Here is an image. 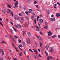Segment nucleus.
Segmentation results:
<instances>
[{"mask_svg": "<svg viewBox=\"0 0 60 60\" xmlns=\"http://www.w3.org/2000/svg\"><path fill=\"white\" fill-rule=\"evenodd\" d=\"M16 2H15V5H14V6L15 8H18V5L17 4H19V2L17 1H16Z\"/></svg>", "mask_w": 60, "mask_h": 60, "instance_id": "obj_1", "label": "nucleus"}, {"mask_svg": "<svg viewBox=\"0 0 60 60\" xmlns=\"http://www.w3.org/2000/svg\"><path fill=\"white\" fill-rule=\"evenodd\" d=\"M9 36L11 38V40H12L13 41H14V39L13 38V37H12V36L11 35V34H10L9 35Z\"/></svg>", "mask_w": 60, "mask_h": 60, "instance_id": "obj_2", "label": "nucleus"}, {"mask_svg": "<svg viewBox=\"0 0 60 60\" xmlns=\"http://www.w3.org/2000/svg\"><path fill=\"white\" fill-rule=\"evenodd\" d=\"M36 27L37 28L36 29L37 31H39V30H40V28L38 26H36Z\"/></svg>", "mask_w": 60, "mask_h": 60, "instance_id": "obj_3", "label": "nucleus"}, {"mask_svg": "<svg viewBox=\"0 0 60 60\" xmlns=\"http://www.w3.org/2000/svg\"><path fill=\"white\" fill-rule=\"evenodd\" d=\"M14 18L16 20H18L19 19V17L18 16H15L14 17Z\"/></svg>", "mask_w": 60, "mask_h": 60, "instance_id": "obj_4", "label": "nucleus"}, {"mask_svg": "<svg viewBox=\"0 0 60 60\" xmlns=\"http://www.w3.org/2000/svg\"><path fill=\"white\" fill-rule=\"evenodd\" d=\"M26 41L28 43H30V39H29V38H27L26 39Z\"/></svg>", "mask_w": 60, "mask_h": 60, "instance_id": "obj_5", "label": "nucleus"}, {"mask_svg": "<svg viewBox=\"0 0 60 60\" xmlns=\"http://www.w3.org/2000/svg\"><path fill=\"white\" fill-rule=\"evenodd\" d=\"M56 15L57 17H59L60 16V14L59 13L56 14Z\"/></svg>", "mask_w": 60, "mask_h": 60, "instance_id": "obj_6", "label": "nucleus"}, {"mask_svg": "<svg viewBox=\"0 0 60 60\" xmlns=\"http://www.w3.org/2000/svg\"><path fill=\"white\" fill-rule=\"evenodd\" d=\"M38 38L39 39V40H40L41 41H42V38L41 37L39 36H38Z\"/></svg>", "mask_w": 60, "mask_h": 60, "instance_id": "obj_7", "label": "nucleus"}, {"mask_svg": "<svg viewBox=\"0 0 60 60\" xmlns=\"http://www.w3.org/2000/svg\"><path fill=\"white\" fill-rule=\"evenodd\" d=\"M38 21L39 22H40L41 23L43 22V20L41 19H39Z\"/></svg>", "mask_w": 60, "mask_h": 60, "instance_id": "obj_8", "label": "nucleus"}, {"mask_svg": "<svg viewBox=\"0 0 60 60\" xmlns=\"http://www.w3.org/2000/svg\"><path fill=\"white\" fill-rule=\"evenodd\" d=\"M29 11L28 12L29 13H33V10L32 9H30L29 10Z\"/></svg>", "mask_w": 60, "mask_h": 60, "instance_id": "obj_9", "label": "nucleus"}, {"mask_svg": "<svg viewBox=\"0 0 60 60\" xmlns=\"http://www.w3.org/2000/svg\"><path fill=\"white\" fill-rule=\"evenodd\" d=\"M50 20H52V21H55V19L53 18H50Z\"/></svg>", "mask_w": 60, "mask_h": 60, "instance_id": "obj_10", "label": "nucleus"}, {"mask_svg": "<svg viewBox=\"0 0 60 60\" xmlns=\"http://www.w3.org/2000/svg\"><path fill=\"white\" fill-rule=\"evenodd\" d=\"M34 51L36 54H38V52H37V51L36 50L34 49Z\"/></svg>", "mask_w": 60, "mask_h": 60, "instance_id": "obj_11", "label": "nucleus"}, {"mask_svg": "<svg viewBox=\"0 0 60 60\" xmlns=\"http://www.w3.org/2000/svg\"><path fill=\"white\" fill-rule=\"evenodd\" d=\"M27 34L29 36H31V33L30 32H28L27 33Z\"/></svg>", "mask_w": 60, "mask_h": 60, "instance_id": "obj_12", "label": "nucleus"}, {"mask_svg": "<svg viewBox=\"0 0 60 60\" xmlns=\"http://www.w3.org/2000/svg\"><path fill=\"white\" fill-rule=\"evenodd\" d=\"M1 51L0 52L1 53H4V50L2 49H0Z\"/></svg>", "mask_w": 60, "mask_h": 60, "instance_id": "obj_13", "label": "nucleus"}, {"mask_svg": "<svg viewBox=\"0 0 60 60\" xmlns=\"http://www.w3.org/2000/svg\"><path fill=\"white\" fill-rule=\"evenodd\" d=\"M17 28H20L21 27V26H20L19 24L17 25Z\"/></svg>", "mask_w": 60, "mask_h": 60, "instance_id": "obj_14", "label": "nucleus"}, {"mask_svg": "<svg viewBox=\"0 0 60 60\" xmlns=\"http://www.w3.org/2000/svg\"><path fill=\"white\" fill-rule=\"evenodd\" d=\"M34 56L35 57V58H38V56L35 55H34Z\"/></svg>", "mask_w": 60, "mask_h": 60, "instance_id": "obj_15", "label": "nucleus"}, {"mask_svg": "<svg viewBox=\"0 0 60 60\" xmlns=\"http://www.w3.org/2000/svg\"><path fill=\"white\" fill-rule=\"evenodd\" d=\"M51 31H50L49 32H48V36H49V35L50 34H51Z\"/></svg>", "mask_w": 60, "mask_h": 60, "instance_id": "obj_16", "label": "nucleus"}, {"mask_svg": "<svg viewBox=\"0 0 60 60\" xmlns=\"http://www.w3.org/2000/svg\"><path fill=\"white\" fill-rule=\"evenodd\" d=\"M39 43L40 47H41L42 46V43H41V42H39Z\"/></svg>", "mask_w": 60, "mask_h": 60, "instance_id": "obj_17", "label": "nucleus"}, {"mask_svg": "<svg viewBox=\"0 0 60 60\" xmlns=\"http://www.w3.org/2000/svg\"><path fill=\"white\" fill-rule=\"evenodd\" d=\"M44 28H45V29H47L48 28V26H44Z\"/></svg>", "mask_w": 60, "mask_h": 60, "instance_id": "obj_18", "label": "nucleus"}, {"mask_svg": "<svg viewBox=\"0 0 60 60\" xmlns=\"http://www.w3.org/2000/svg\"><path fill=\"white\" fill-rule=\"evenodd\" d=\"M50 59V57L49 56H48L47 57V60H49Z\"/></svg>", "mask_w": 60, "mask_h": 60, "instance_id": "obj_19", "label": "nucleus"}, {"mask_svg": "<svg viewBox=\"0 0 60 60\" xmlns=\"http://www.w3.org/2000/svg\"><path fill=\"white\" fill-rule=\"evenodd\" d=\"M45 49H48L49 48V46H48L46 45L45 47Z\"/></svg>", "mask_w": 60, "mask_h": 60, "instance_id": "obj_20", "label": "nucleus"}, {"mask_svg": "<svg viewBox=\"0 0 60 60\" xmlns=\"http://www.w3.org/2000/svg\"><path fill=\"white\" fill-rule=\"evenodd\" d=\"M53 49L51 48L50 49V52H53Z\"/></svg>", "mask_w": 60, "mask_h": 60, "instance_id": "obj_21", "label": "nucleus"}, {"mask_svg": "<svg viewBox=\"0 0 60 60\" xmlns=\"http://www.w3.org/2000/svg\"><path fill=\"white\" fill-rule=\"evenodd\" d=\"M50 56V58L51 59H53V57H52L51 56Z\"/></svg>", "mask_w": 60, "mask_h": 60, "instance_id": "obj_22", "label": "nucleus"}, {"mask_svg": "<svg viewBox=\"0 0 60 60\" xmlns=\"http://www.w3.org/2000/svg\"><path fill=\"white\" fill-rule=\"evenodd\" d=\"M19 55H20V56H21L22 55V52H20L19 54Z\"/></svg>", "mask_w": 60, "mask_h": 60, "instance_id": "obj_23", "label": "nucleus"}, {"mask_svg": "<svg viewBox=\"0 0 60 60\" xmlns=\"http://www.w3.org/2000/svg\"><path fill=\"white\" fill-rule=\"evenodd\" d=\"M8 10L9 12V13H10V12H11V10L9 9H8Z\"/></svg>", "mask_w": 60, "mask_h": 60, "instance_id": "obj_24", "label": "nucleus"}, {"mask_svg": "<svg viewBox=\"0 0 60 60\" xmlns=\"http://www.w3.org/2000/svg\"><path fill=\"white\" fill-rule=\"evenodd\" d=\"M13 28H14V30H15V32H17V30H16V29H15V28H14V27H13Z\"/></svg>", "mask_w": 60, "mask_h": 60, "instance_id": "obj_25", "label": "nucleus"}, {"mask_svg": "<svg viewBox=\"0 0 60 60\" xmlns=\"http://www.w3.org/2000/svg\"><path fill=\"white\" fill-rule=\"evenodd\" d=\"M34 23H36V19H34Z\"/></svg>", "mask_w": 60, "mask_h": 60, "instance_id": "obj_26", "label": "nucleus"}, {"mask_svg": "<svg viewBox=\"0 0 60 60\" xmlns=\"http://www.w3.org/2000/svg\"><path fill=\"white\" fill-rule=\"evenodd\" d=\"M31 19L32 20H33L34 19V16L33 15L32 16Z\"/></svg>", "mask_w": 60, "mask_h": 60, "instance_id": "obj_27", "label": "nucleus"}, {"mask_svg": "<svg viewBox=\"0 0 60 60\" xmlns=\"http://www.w3.org/2000/svg\"><path fill=\"white\" fill-rule=\"evenodd\" d=\"M26 51L24 50V53L25 54H26Z\"/></svg>", "mask_w": 60, "mask_h": 60, "instance_id": "obj_28", "label": "nucleus"}, {"mask_svg": "<svg viewBox=\"0 0 60 60\" xmlns=\"http://www.w3.org/2000/svg\"><path fill=\"white\" fill-rule=\"evenodd\" d=\"M8 7H9V8H11V7L10 6V4L8 5Z\"/></svg>", "mask_w": 60, "mask_h": 60, "instance_id": "obj_29", "label": "nucleus"}, {"mask_svg": "<svg viewBox=\"0 0 60 60\" xmlns=\"http://www.w3.org/2000/svg\"><path fill=\"white\" fill-rule=\"evenodd\" d=\"M27 1L28 3H29V2H31V0H27Z\"/></svg>", "mask_w": 60, "mask_h": 60, "instance_id": "obj_30", "label": "nucleus"}, {"mask_svg": "<svg viewBox=\"0 0 60 60\" xmlns=\"http://www.w3.org/2000/svg\"><path fill=\"white\" fill-rule=\"evenodd\" d=\"M25 13H26V14L27 15H28V12L26 11L25 12Z\"/></svg>", "mask_w": 60, "mask_h": 60, "instance_id": "obj_31", "label": "nucleus"}, {"mask_svg": "<svg viewBox=\"0 0 60 60\" xmlns=\"http://www.w3.org/2000/svg\"><path fill=\"white\" fill-rule=\"evenodd\" d=\"M11 15H12V17H13V13H12V12H11Z\"/></svg>", "mask_w": 60, "mask_h": 60, "instance_id": "obj_32", "label": "nucleus"}, {"mask_svg": "<svg viewBox=\"0 0 60 60\" xmlns=\"http://www.w3.org/2000/svg\"><path fill=\"white\" fill-rule=\"evenodd\" d=\"M41 50H43V47H41Z\"/></svg>", "mask_w": 60, "mask_h": 60, "instance_id": "obj_33", "label": "nucleus"}, {"mask_svg": "<svg viewBox=\"0 0 60 60\" xmlns=\"http://www.w3.org/2000/svg\"><path fill=\"white\" fill-rule=\"evenodd\" d=\"M14 37H15V38H17V39L18 38V36H17L15 35L14 36Z\"/></svg>", "mask_w": 60, "mask_h": 60, "instance_id": "obj_34", "label": "nucleus"}, {"mask_svg": "<svg viewBox=\"0 0 60 60\" xmlns=\"http://www.w3.org/2000/svg\"><path fill=\"white\" fill-rule=\"evenodd\" d=\"M2 11L3 12H4V13H5V11L4 10H3Z\"/></svg>", "mask_w": 60, "mask_h": 60, "instance_id": "obj_35", "label": "nucleus"}, {"mask_svg": "<svg viewBox=\"0 0 60 60\" xmlns=\"http://www.w3.org/2000/svg\"><path fill=\"white\" fill-rule=\"evenodd\" d=\"M12 45H13V46H14V47L15 46H14V43L12 42Z\"/></svg>", "mask_w": 60, "mask_h": 60, "instance_id": "obj_36", "label": "nucleus"}, {"mask_svg": "<svg viewBox=\"0 0 60 60\" xmlns=\"http://www.w3.org/2000/svg\"><path fill=\"white\" fill-rule=\"evenodd\" d=\"M55 37H56V35H54L52 37V38H55Z\"/></svg>", "mask_w": 60, "mask_h": 60, "instance_id": "obj_37", "label": "nucleus"}, {"mask_svg": "<svg viewBox=\"0 0 60 60\" xmlns=\"http://www.w3.org/2000/svg\"><path fill=\"white\" fill-rule=\"evenodd\" d=\"M50 11V10H48L47 11V12L48 14H49V12Z\"/></svg>", "mask_w": 60, "mask_h": 60, "instance_id": "obj_38", "label": "nucleus"}, {"mask_svg": "<svg viewBox=\"0 0 60 60\" xmlns=\"http://www.w3.org/2000/svg\"><path fill=\"white\" fill-rule=\"evenodd\" d=\"M19 43L21 42V40H20V39H19Z\"/></svg>", "mask_w": 60, "mask_h": 60, "instance_id": "obj_39", "label": "nucleus"}, {"mask_svg": "<svg viewBox=\"0 0 60 60\" xmlns=\"http://www.w3.org/2000/svg\"><path fill=\"white\" fill-rule=\"evenodd\" d=\"M14 60H17V59L16 58H14Z\"/></svg>", "mask_w": 60, "mask_h": 60, "instance_id": "obj_40", "label": "nucleus"}, {"mask_svg": "<svg viewBox=\"0 0 60 60\" xmlns=\"http://www.w3.org/2000/svg\"><path fill=\"white\" fill-rule=\"evenodd\" d=\"M57 4H58V5H60V3H59V2H57Z\"/></svg>", "mask_w": 60, "mask_h": 60, "instance_id": "obj_41", "label": "nucleus"}, {"mask_svg": "<svg viewBox=\"0 0 60 60\" xmlns=\"http://www.w3.org/2000/svg\"><path fill=\"white\" fill-rule=\"evenodd\" d=\"M37 2L36 1H34V4H36L37 3Z\"/></svg>", "mask_w": 60, "mask_h": 60, "instance_id": "obj_42", "label": "nucleus"}, {"mask_svg": "<svg viewBox=\"0 0 60 60\" xmlns=\"http://www.w3.org/2000/svg\"><path fill=\"white\" fill-rule=\"evenodd\" d=\"M29 51H31V52H33V51H32V50L31 49H29Z\"/></svg>", "mask_w": 60, "mask_h": 60, "instance_id": "obj_43", "label": "nucleus"}, {"mask_svg": "<svg viewBox=\"0 0 60 60\" xmlns=\"http://www.w3.org/2000/svg\"><path fill=\"white\" fill-rule=\"evenodd\" d=\"M24 10H26V7L24 8Z\"/></svg>", "mask_w": 60, "mask_h": 60, "instance_id": "obj_44", "label": "nucleus"}, {"mask_svg": "<svg viewBox=\"0 0 60 60\" xmlns=\"http://www.w3.org/2000/svg\"><path fill=\"white\" fill-rule=\"evenodd\" d=\"M26 19L28 20H29V18H28L27 17H26Z\"/></svg>", "mask_w": 60, "mask_h": 60, "instance_id": "obj_45", "label": "nucleus"}, {"mask_svg": "<svg viewBox=\"0 0 60 60\" xmlns=\"http://www.w3.org/2000/svg\"><path fill=\"white\" fill-rule=\"evenodd\" d=\"M15 27H16V28H18V26H17V25H15Z\"/></svg>", "mask_w": 60, "mask_h": 60, "instance_id": "obj_46", "label": "nucleus"}, {"mask_svg": "<svg viewBox=\"0 0 60 60\" xmlns=\"http://www.w3.org/2000/svg\"><path fill=\"white\" fill-rule=\"evenodd\" d=\"M19 46L20 47H21V48H22V45H19Z\"/></svg>", "mask_w": 60, "mask_h": 60, "instance_id": "obj_47", "label": "nucleus"}, {"mask_svg": "<svg viewBox=\"0 0 60 60\" xmlns=\"http://www.w3.org/2000/svg\"><path fill=\"white\" fill-rule=\"evenodd\" d=\"M38 56H40V57H41V55L39 54V55H38Z\"/></svg>", "mask_w": 60, "mask_h": 60, "instance_id": "obj_48", "label": "nucleus"}, {"mask_svg": "<svg viewBox=\"0 0 60 60\" xmlns=\"http://www.w3.org/2000/svg\"><path fill=\"white\" fill-rule=\"evenodd\" d=\"M0 60H4V58H1Z\"/></svg>", "mask_w": 60, "mask_h": 60, "instance_id": "obj_49", "label": "nucleus"}, {"mask_svg": "<svg viewBox=\"0 0 60 60\" xmlns=\"http://www.w3.org/2000/svg\"><path fill=\"white\" fill-rule=\"evenodd\" d=\"M23 46L24 47H25V44L24 43H23L22 44Z\"/></svg>", "mask_w": 60, "mask_h": 60, "instance_id": "obj_50", "label": "nucleus"}, {"mask_svg": "<svg viewBox=\"0 0 60 60\" xmlns=\"http://www.w3.org/2000/svg\"><path fill=\"white\" fill-rule=\"evenodd\" d=\"M35 6L38 8V5H35Z\"/></svg>", "mask_w": 60, "mask_h": 60, "instance_id": "obj_51", "label": "nucleus"}, {"mask_svg": "<svg viewBox=\"0 0 60 60\" xmlns=\"http://www.w3.org/2000/svg\"><path fill=\"white\" fill-rule=\"evenodd\" d=\"M3 43H5V44L6 43L4 42V41H3Z\"/></svg>", "mask_w": 60, "mask_h": 60, "instance_id": "obj_52", "label": "nucleus"}, {"mask_svg": "<svg viewBox=\"0 0 60 60\" xmlns=\"http://www.w3.org/2000/svg\"><path fill=\"white\" fill-rule=\"evenodd\" d=\"M19 16H22V15L20 13H19Z\"/></svg>", "mask_w": 60, "mask_h": 60, "instance_id": "obj_53", "label": "nucleus"}, {"mask_svg": "<svg viewBox=\"0 0 60 60\" xmlns=\"http://www.w3.org/2000/svg\"><path fill=\"white\" fill-rule=\"evenodd\" d=\"M29 24V23H27V26H28Z\"/></svg>", "mask_w": 60, "mask_h": 60, "instance_id": "obj_54", "label": "nucleus"}, {"mask_svg": "<svg viewBox=\"0 0 60 60\" xmlns=\"http://www.w3.org/2000/svg\"><path fill=\"white\" fill-rule=\"evenodd\" d=\"M8 60H10V59L9 58V57H8Z\"/></svg>", "mask_w": 60, "mask_h": 60, "instance_id": "obj_55", "label": "nucleus"}, {"mask_svg": "<svg viewBox=\"0 0 60 60\" xmlns=\"http://www.w3.org/2000/svg\"><path fill=\"white\" fill-rule=\"evenodd\" d=\"M38 24L39 26H40V24L39 23H38Z\"/></svg>", "mask_w": 60, "mask_h": 60, "instance_id": "obj_56", "label": "nucleus"}, {"mask_svg": "<svg viewBox=\"0 0 60 60\" xmlns=\"http://www.w3.org/2000/svg\"><path fill=\"white\" fill-rule=\"evenodd\" d=\"M53 17H54V15H51V17L52 18H53Z\"/></svg>", "mask_w": 60, "mask_h": 60, "instance_id": "obj_57", "label": "nucleus"}, {"mask_svg": "<svg viewBox=\"0 0 60 60\" xmlns=\"http://www.w3.org/2000/svg\"><path fill=\"white\" fill-rule=\"evenodd\" d=\"M0 23L1 25L3 26V24H2L1 23Z\"/></svg>", "mask_w": 60, "mask_h": 60, "instance_id": "obj_58", "label": "nucleus"}, {"mask_svg": "<svg viewBox=\"0 0 60 60\" xmlns=\"http://www.w3.org/2000/svg\"><path fill=\"white\" fill-rule=\"evenodd\" d=\"M47 25H48V23H45L46 26H47Z\"/></svg>", "mask_w": 60, "mask_h": 60, "instance_id": "obj_59", "label": "nucleus"}, {"mask_svg": "<svg viewBox=\"0 0 60 60\" xmlns=\"http://www.w3.org/2000/svg\"><path fill=\"white\" fill-rule=\"evenodd\" d=\"M40 34H41L42 35L43 34V33H42V32H40Z\"/></svg>", "mask_w": 60, "mask_h": 60, "instance_id": "obj_60", "label": "nucleus"}, {"mask_svg": "<svg viewBox=\"0 0 60 60\" xmlns=\"http://www.w3.org/2000/svg\"><path fill=\"white\" fill-rule=\"evenodd\" d=\"M2 53V55L3 56H4V52H3Z\"/></svg>", "mask_w": 60, "mask_h": 60, "instance_id": "obj_61", "label": "nucleus"}, {"mask_svg": "<svg viewBox=\"0 0 60 60\" xmlns=\"http://www.w3.org/2000/svg\"><path fill=\"white\" fill-rule=\"evenodd\" d=\"M38 51L39 52H40V49H38Z\"/></svg>", "mask_w": 60, "mask_h": 60, "instance_id": "obj_62", "label": "nucleus"}, {"mask_svg": "<svg viewBox=\"0 0 60 60\" xmlns=\"http://www.w3.org/2000/svg\"><path fill=\"white\" fill-rule=\"evenodd\" d=\"M58 37L59 38H60V35H59L58 36Z\"/></svg>", "mask_w": 60, "mask_h": 60, "instance_id": "obj_63", "label": "nucleus"}, {"mask_svg": "<svg viewBox=\"0 0 60 60\" xmlns=\"http://www.w3.org/2000/svg\"><path fill=\"white\" fill-rule=\"evenodd\" d=\"M55 6H56V4H55Z\"/></svg>", "mask_w": 60, "mask_h": 60, "instance_id": "obj_64", "label": "nucleus"}]
</instances>
